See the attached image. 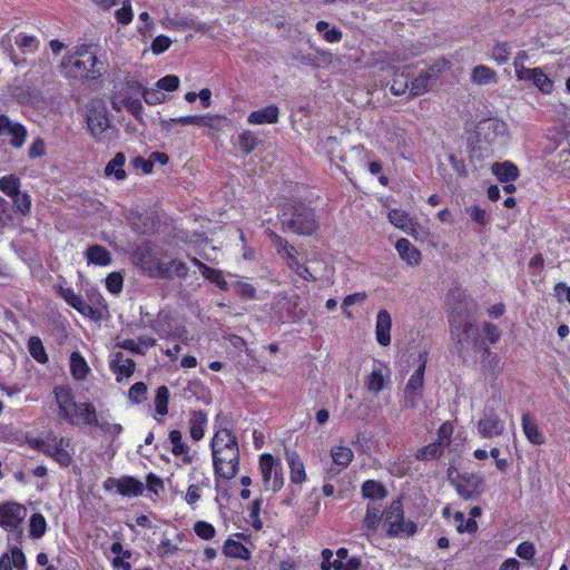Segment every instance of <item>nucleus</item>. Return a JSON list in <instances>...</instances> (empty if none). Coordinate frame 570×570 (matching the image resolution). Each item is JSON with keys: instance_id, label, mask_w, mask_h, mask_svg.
<instances>
[{"instance_id": "c756f323", "label": "nucleus", "mask_w": 570, "mask_h": 570, "mask_svg": "<svg viewBox=\"0 0 570 570\" xmlns=\"http://www.w3.org/2000/svg\"><path fill=\"white\" fill-rule=\"evenodd\" d=\"M126 156L124 153H117L112 159H110L105 167V176L112 177L115 180H125L127 173L125 170Z\"/></svg>"}, {"instance_id": "0eeeda50", "label": "nucleus", "mask_w": 570, "mask_h": 570, "mask_svg": "<svg viewBox=\"0 0 570 570\" xmlns=\"http://www.w3.org/2000/svg\"><path fill=\"white\" fill-rule=\"evenodd\" d=\"M383 529L389 538H409L416 533V523L405 520L403 503L400 498L394 499L384 511Z\"/></svg>"}, {"instance_id": "c85d7f7f", "label": "nucleus", "mask_w": 570, "mask_h": 570, "mask_svg": "<svg viewBox=\"0 0 570 570\" xmlns=\"http://www.w3.org/2000/svg\"><path fill=\"white\" fill-rule=\"evenodd\" d=\"M389 379V368H383V364L379 362V367H374L365 380V387L368 392L377 394L385 386Z\"/></svg>"}, {"instance_id": "4c0bfd02", "label": "nucleus", "mask_w": 570, "mask_h": 570, "mask_svg": "<svg viewBox=\"0 0 570 570\" xmlns=\"http://www.w3.org/2000/svg\"><path fill=\"white\" fill-rule=\"evenodd\" d=\"M471 81L476 85H490L498 81L497 71L489 66L479 65L471 71Z\"/></svg>"}, {"instance_id": "ddd939ff", "label": "nucleus", "mask_w": 570, "mask_h": 570, "mask_svg": "<svg viewBox=\"0 0 570 570\" xmlns=\"http://www.w3.org/2000/svg\"><path fill=\"white\" fill-rule=\"evenodd\" d=\"M104 489L107 491L115 489L121 497L138 498L142 495L145 484L135 476L124 475L121 478H108L104 482Z\"/></svg>"}, {"instance_id": "ea45409f", "label": "nucleus", "mask_w": 570, "mask_h": 570, "mask_svg": "<svg viewBox=\"0 0 570 570\" xmlns=\"http://www.w3.org/2000/svg\"><path fill=\"white\" fill-rule=\"evenodd\" d=\"M362 495L365 499H370L373 501L383 500L387 495V490L385 487L375 480H366L362 484Z\"/></svg>"}, {"instance_id": "dca6fc26", "label": "nucleus", "mask_w": 570, "mask_h": 570, "mask_svg": "<svg viewBox=\"0 0 570 570\" xmlns=\"http://www.w3.org/2000/svg\"><path fill=\"white\" fill-rule=\"evenodd\" d=\"M507 132V124L495 118L484 119L478 125V135L491 145L503 138Z\"/></svg>"}, {"instance_id": "79ce46f5", "label": "nucleus", "mask_w": 570, "mask_h": 570, "mask_svg": "<svg viewBox=\"0 0 570 570\" xmlns=\"http://www.w3.org/2000/svg\"><path fill=\"white\" fill-rule=\"evenodd\" d=\"M449 323L451 326V333L453 337L456 338V343L463 345L470 337V334L473 330V324L470 322H464L456 324V320L453 315L449 317Z\"/></svg>"}, {"instance_id": "393cba45", "label": "nucleus", "mask_w": 570, "mask_h": 570, "mask_svg": "<svg viewBox=\"0 0 570 570\" xmlns=\"http://www.w3.org/2000/svg\"><path fill=\"white\" fill-rule=\"evenodd\" d=\"M491 171L500 183H513L520 176L518 166L510 160L492 164Z\"/></svg>"}, {"instance_id": "bb28decb", "label": "nucleus", "mask_w": 570, "mask_h": 570, "mask_svg": "<svg viewBox=\"0 0 570 570\" xmlns=\"http://www.w3.org/2000/svg\"><path fill=\"white\" fill-rule=\"evenodd\" d=\"M395 249L400 257L409 265H420L422 261L421 252L407 238H400L395 244Z\"/></svg>"}, {"instance_id": "412c9836", "label": "nucleus", "mask_w": 570, "mask_h": 570, "mask_svg": "<svg viewBox=\"0 0 570 570\" xmlns=\"http://www.w3.org/2000/svg\"><path fill=\"white\" fill-rule=\"evenodd\" d=\"M278 119L279 108L274 104L254 110L247 116V122L250 125H273L278 122Z\"/></svg>"}, {"instance_id": "1a4fd4ad", "label": "nucleus", "mask_w": 570, "mask_h": 570, "mask_svg": "<svg viewBox=\"0 0 570 570\" xmlns=\"http://www.w3.org/2000/svg\"><path fill=\"white\" fill-rule=\"evenodd\" d=\"M28 509L17 501L0 502V528L12 533L14 540L20 541L23 534V523Z\"/></svg>"}, {"instance_id": "f704fd0d", "label": "nucleus", "mask_w": 570, "mask_h": 570, "mask_svg": "<svg viewBox=\"0 0 570 570\" xmlns=\"http://www.w3.org/2000/svg\"><path fill=\"white\" fill-rule=\"evenodd\" d=\"M445 448L441 442H431L428 445L420 448L414 454L417 461H434L439 460L444 455Z\"/></svg>"}, {"instance_id": "20e7f679", "label": "nucleus", "mask_w": 570, "mask_h": 570, "mask_svg": "<svg viewBox=\"0 0 570 570\" xmlns=\"http://www.w3.org/2000/svg\"><path fill=\"white\" fill-rule=\"evenodd\" d=\"M61 68L68 78L97 80L102 73L104 63L98 60L89 46L81 45L73 52L63 57Z\"/></svg>"}, {"instance_id": "a211bd4d", "label": "nucleus", "mask_w": 570, "mask_h": 570, "mask_svg": "<svg viewBox=\"0 0 570 570\" xmlns=\"http://www.w3.org/2000/svg\"><path fill=\"white\" fill-rule=\"evenodd\" d=\"M109 370L116 375V382L120 383L124 377H130L135 373L136 363L132 358L125 357L121 352H117L109 362Z\"/></svg>"}, {"instance_id": "37998d69", "label": "nucleus", "mask_w": 570, "mask_h": 570, "mask_svg": "<svg viewBox=\"0 0 570 570\" xmlns=\"http://www.w3.org/2000/svg\"><path fill=\"white\" fill-rule=\"evenodd\" d=\"M333 462L342 469L347 468L354 459L352 449L347 445H335L331 449Z\"/></svg>"}, {"instance_id": "6ab92c4d", "label": "nucleus", "mask_w": 570, "mask_h": 570, "mask_svg": "<svg viewBox=\"0 0 570 570\" xmlns=\"http://www.w3.org/2000/svg\"><path fill=\"white\" fill-rule=\"evenodd\" d=\"M0 570H28L27 558L20 547L12 546L8 552L1 554Z\"/></svg>"}, {"instance_id": "052dcab7", "label": "nucleus", "mask_w": 570, "mask_h": 570, "mask_svg": "<svg viewBox=\"0 0 570 570\" xmlns=\"http://www.w3.org/2000/svg\"><path fill=\"white\" fill-rule=\"evenodd\" d=\"M169 390L167 386L161 385L156 390L155 410L159 415L168 413Z\"/></svg>"}, {"instance_id": "423d86ee", "label": "nucleus", "mask_w": 570, "mask_h": 570, "mask_svg": "<svg viewBox=\"0 0 570 570\" xmlns=\"http://www.w3.org/2000/svg\"><path fill=\"white\" fill-rule=\"evenodd\" d=\"M86 122L94 139L109 142L118 137V129L110 119L109 111L101 100L91 101L86 109Z\"/></svg>"}, {"instance_id": "6e6552de", "label": "nucleus", "mask_w": 570, "mask_h": 570, "mask_svg": "<svg viewBox=\"0 0 570 570\" xmlns=\"http://www.w3.org/2000/svg\"><path fill=\"white\" fill-rule=\"evenodd\" d=\"M258 471L262 480V490L277 493L284 487V470L282 461L271 453L258 455Z\"/></svg>"}, {"instance_id": "cd10ccee", "label": "nucleus", "mask_w": 570, "mask_h": 570, "mask_svg": "<svg viewBox=\"0 0 570 570\" xmlns=\"http://www.w3.org/2000/svg\"><path fill=\"white\" fill-rule=\"evenodd\" d=\"M389 222L395 227L405 233H411L415 230V222L411 217V215L400 208L390 209L387 214Z\"/></svg>"}, {"instance_id": "0e129e2a", "label": "nucleus", "mask_w": 570, "mask_h": 570, "mask_svg": "<svg viewBox=\"0 0 570 570\" xmlns=\"http://www.w3.org/2000/svg\"><path fill=\"white\" fill-rule=\"evenodd\" d=\"M453 432V423L450 421L443 422L436 431L438 439L435 441L441 442L443 446L446 449L451 444Z\"/></svg>"}, {"instance_id": "9b49d317", "label": "nucleus", "mask_w": 570, "mask_h": 570, "mask_svg": "<svg viewBox=\"0 0 570 570\" xmlns=\"http://www.w3.org/2000/svg\"><path fill=\"white\" fill-rule=\"evenodd\" d=\"M429 353L426 351L420 352L417 360L419 365L413 374L410 376L404 387V400L407 406L414 407L422 397V391L424 387V374L428 364Z\"/></svg>"}, {"instance_id": "58836bf2", "label": "nucleus", "mask_w": 570, "mask_h": 570, "mask_svg": "<svg viewBox=\"0 0 570 570\" xmlns=\"http://www.w3.org/2000/svg\"><path fill=\"white\" fill-rule=\"evenodd\" d=\"M14 43L23 55H32L39 49L40 41L33 35L19 32L14 36Z\"/></svg>"}, {"instance_id": "f3484780", "label": "nucleus", "mask_w": 570, "mask_h": 570, "mask_svg": "<svg viewBox=\"0 0 570 570\" xmlns=\"http://www.w3.org/2000/svg\"><path fill=\"white\" fill-rule=\"evenodd\" d=\"M0 135L10 136V145L13 148H20L26 141L27 130L23 125L14 124L11 119L4 115H0Z\"/></svg>"}, {"instance_id": "a19ab883", "label": "nucleus", "mask_w": 570, "mask_h": 570, "mask_svg": "<svg viewBox=\"0 0 570 570\" xmlns=\"http://www.w3.org/2000/svg\"><path fill=\"white\" fill-rule=\"evenodd\" d=\"M259 139L255 132L245 129L237 136V146L244 155L252 154L258 146Z\"/></svg>"}, {"instance_id": "39448f33", "label": "nucleus", "mask_w": 570, "mask_h": 570, "mask_svg": "<svg viewBox=\"0 0 570 570\" xmlns=\"http://www.w3.org/2000/svg\"><path fill=\"white\" fill-rule=\"evenodd\" d=\"M27 444L50 458L62 469L69 468L73 462L72 439L69 436H58L50 431L45 438H27Z\"/></svg>"}, {"instance_id": "4d7b16f0", "label": "nucleus", "mask_w": 570, "mask_h": 570, "mask_svg": "<svg viewBox=\"0 0 570 570\" xmlns=\"http://www.w3.org/2000/svg\"><path fill=\"white\" fill-rule=\"evenodd\" d=\"M165 269L169 273V276L161 277L163 279H171L174 277L186 278L188 276L187 265L179 259H171L165 263Z\"/></svg>"}, {"instance_id": "f03ea898", "label": "nucleus", "mask_w": 570, "mask_h": 570, "mask_svg": "<svg viewBox=\"0 0 570 570\" xmlns=\"http://www.w3.org/2000/svg\"><path fill=\"white\" fill-rule=\"evenodd\" d=\"M284 233L312 236L320 228L315 209L303 202L293 200L277 207L276 215Z\"/></svg>"}, {"instance_id": "774afa93", "label": "nucleus", "mask_w": 570, "mask_h": 570, "mask_svg": "<svg viewBox=\"0 0 570 570\" xmlns=\"http://www.w3.org/2000/svg\"><path fill=\"white\" fill-rule=\"evenodd\" d=\"M145 100V102L149 106L160 105L166 100V95L156 88H146L141 96Z\"/></svg>"}, {"instance_id": "7c9ffc66", "label": "nucleus", "mask_w": 570, "mask_h": 570, "mask_svg": "<svg viewBox=\"0 0 570 570\" xmlns=\"http://www.w3.org/2000/svg\"><path fill=\"white\" fill-rule=\"evenodd\" d=\"M207 424V414L203 410L193 411L189 420V435L191 440L198 442L204 438Z\"/></svg>"}, {"instance_id": "69168bd1", "label": "nucleus", "mask_w": 570, "mask_h": 570, "mask_svg": "<svg viewBox=\"0 0 570 570\" xmlns=\"http://www.w3.org/2000/svg\"><path fill=\"white\" fill-rule=\"evenodd\" d=\"M129 400L135 404H140L147 397V385L144 382L132 384L128 391Z\"/></svg>"}, {"instance_id": "c03bdc74", "label": "nucleus", "mask_w": 570, "mask_h": 570, "mask_svg": "<svg viewBox=\"0 0 570 570\" xmlns=\"http://www.w3.org/2000/svg\"><path fill=\"white\" fill-rule=\"evenodd\" d=\"M73 308L82 316L88 317L91 321L99 322L104 317V309H106V305L102 307L90 305L81 297L77 304H75Z\"/></svg>"}, {"instance_id": "49530a36", "label": "nucleus", "mask_w": 570, "mask_h": 570, "mask_svg": "<svg viewBox=\"0 0 570 570\" xmlns=\"http://www.w3.org/2000/svg\"><path fill=\"white\" fill-rule=\"evenodd\" d=\"M27 348L35 361L40 364L48 363L49 357L40 337L31 336L27 342Z\"/></svg>"}, {"instance_id": "9d476101", "label": "nucleus", "mask_w": 570, "mask_h": 570, "mask_svg": "<svg viewBox=\"0 0 570 570\" xmlns=\"http://www.w3.org/2000/svg\"><path fill=\"white\" fill-rule=\"evenodd\" d=\"M228 124L229 120L224 115L199 114L164 119L160 121V127L165 131H171L175 125H195L198 127L209 128L219 132L223 131Z\"/></svg>"}, {"instance_id": "de8ad7c7", "label": "nucleus", "mask_w": 570, "mask_h": 570, "mask_svg": "<svg viewBox=\"0 0 570 570\" xmlns=\"http://www.w3.org/2000/svg\"><path fill=\"white\" fill-rule=\"evenodd\" d=\"M390 90L393 95L400 96L410 91V73L402 71H394Z\"/></svg>"}, {"instance_id": "a878e982", "label": "nucleus", "mask_w": 570, "mask_h": 570, "mask_svg": "<svg viewBox=\"0 0 570 570\" xmlns=\"http://www.w3.org/2000/svg\"><path fill=\"white\" fill-rule=\"evenodd\" d=\"M210 488V478L206 474H203L202 479L196 483H191L187 487V490L184 494V501L191 508L195 509L197 503L203 498V490Z\"/></svg>"}, {"instance_id": "680f3d73", "label": "nucleus", "mask_w": 570, "mask_h": 570, "mask_svg": "<svg viewBox=\"0 0 570 570\" xmlns=\"http://www.w3.org/2000/svg\"><path fill=\"white\" fill-rule=\"evenodd\" d=\"M106 288L111 294H119L122 291L124 277L119 272H111L105 279Z\"/></svg>"}, {"instance_id": "e2e57ef3", "label": "nucleus", "mask_w": 570, "mask_h": 570, "mask_svg": "<svg viewBox=\"0 0 570 570\" xmlns=\"http://www.w3.org/2000/svg\"><path fill=\"white\" fill-rule=\"evenodd\" d=\"M115 18L120 24H129L132 21L134 12L130 0H124L121 8L117 9L115 12Z\"/></svg>"}, {"instance_id": "4468645a", "label": "nucleus", "mask_w": 570, "mask_h": 570, "mask_svg": "<svg viewBox=\"0 0 570 570\" xmlns=\"http://www.w3.org/2000/svg\"><path fill=\"white\" fill-rule=\"evenodd\" d=\"M478 433L482 439H493L503 434L505 430L504 421L497 411L487 406L478 421Z\"/></svg>"}, {"instance_id": "5701e85b", "label": "nucleus", "mask_w": 570, "mask_h": 570, "mask_svg": "<svg viewBox=\"0 0 570 570\" xmlns=\"http://www.w3.org/2000/svg\"><path fill=\"white\" fill-rule=\"evenodd\" d=\"M521 426L527 440L533 445H542L546 443V436L539 429L535 420L529 412H525L521 416Z\"/></svg>"}, {"instance_id": "f257e3e1", "label": "nucleus", "mask_w": 570, "mask_h": 570, "mask_svg": "<svg viewBox=\"0 0 570 570\" xmlns=\"http://www.w3.org/2000/svg\"><path fill=\"white\" fill-rule=\"evenodd\" d=\"M233 426L230 414L220 412L215 416L214 435L209 445L217 492H220L224 482L233 480L239 472L240 450Z\"/></svg>"}, {"instance_id": "13d9d810", "label": "nucleus", "mask_w": 570, "mask_h": 570, "mask_svg": "<svg viewBox=\"0 0 570 570\" xmlns=\"http://www.w3.org/2000/svg\"><path fill=\"white\" fill-rule=\"evenodd\" d=\"M202 275L206 281L215 284L219 289L227 291L228 285L220 269L207 266Z\"/></svg>"}, {"instance_id": "aec40b11", "label": "nucleus", "mask_w": 570, "mask_h": 570, "mask_svg": "<svg viewBox=\"0 0 570 570\" xmlns=\"http://www.w3.org/2000/svg\"><path fill=\"white\" fill-rule=\"evenodd\" d=\"M285 459L289 468V479L293 484H303L307 480L305 464L299 454L293 450L285 451Z\"/></svg>"}, {"instance_id": "5fc2aeb1", "label": "nucleus", "mask_w": 570, "mask_h": 570, "mask_svg": "<svg viewBox=\"0 0 570 570\" xmlns=\"http://www.w3.org/2000/svg\"><path fill=\"white\" fill-rule=\"evenodd\" d=\"M13 208L17 213H19L22 216H28L31 213V197L27 191H19L17 195L11 197Z\"/></svg>"}, {"instance_id": "338daca9", "label": "nucleus", "mask_w": 570, "mask_h": 570, "mask_svg": "<svg viewBox=\"0 0 570 570\" xmlns=\"http://www.w3.org/2000/svg\"><path fill=\"white\" fill-rule=\"evenodd\" d=\"M234 291L240 298L253 299L256 297L255 286L252 283L245 281H237L234 284Z\"/></svg>"}, {"instance_id": "72a5a7b5", "label": "nucleus", "mask_w": 570, "mask_h": 570, "mask_svg": "<svg viewBox=\"0 0 570 570\" xmlns=\"http://www.w3.org/2000/svg\"><path fill=\"white\" fill-rule=\"evenodd\" d=\"M223 553L227 558H234L244 561L249 560L252 557V553L246 546L230 538L225 540L223 544Z\"/></svg>"}, {"instance_id": "a18cd8bd", "label": "nucleus", "mask_w": 570, "mask_h": 570, "mask_svg": "<svg viewBox=\"0 0 570 570\" xmlns=\"http://www.w3.org/2000/svg\"><path fill=\"white\" fill-rule=\"evenodd\" d=\"M47 521L42 513H32L29 519V537L33 540L42 538L47 532Z\"/></svg>"}, {"instance_id": "7ed1b4c3", "label": "nucleus", "mask_w": 570, "mask_h": 570, "mask_svg": "<svg viewBox=\"0 0 570 570\" xmlns=\"http://www.w3.org/2000/svg\"><path fill=\"white\" fill-rule=\"evenodd\" d=\"M58 405L59 417L71 425L98 424V415L92 403H76L72 391L68 386H57L53 390Z\"/></svg>"}, {"instance_id": "c9c22d12", "label": "nucleus", "mask_w": 570, "mask_h": 570, "mask_svg": "<svg viewBox=\"0 0 570 570\" xmlns=\"http://www.w3.org/2000/svg\"><path fill=\"white\" fill-rule=\"evenodd\" d=\"M168 439L171 445V453L175 456L184 455V462L190 463L189 446L184 442L181 432L179 430H171Z\"/></svg>"}, {"instance_id": "603ef678", "label": "nucleus", "mask_w": 570, "mask_h": 570, "mask_svg": "<svg viewBox=\"0 0 570 570\" xmlns=\"http://www.w3.org/2000/svg\"><path fill=\"white\" fill-rule=\"evenodd\" d=\"M20 178L13 174L0 177V191L10 198L20 191Z\"/></svg>"}, {"instance_id": "864d4df0", "label": "nucleus", "mask_w": 570, "mask_h": 570, "mask_svg": "<svg viewBox=\"0 0 570 570\" xmlns=\"http://www.w3.org/2000/svg\"><path fill=\"white\" fill-rule=\"evenodd\" d=\"M530 81L543 94H550L553 90V81L542 71L541 68L535 67L532 72Z\"/></svg>"}, {"instance_id": "09e8293b", "label": "nucleus", "mask_w": 570, "mask_h": 570, "mask_svg": "<svg viewBox=\"0 0 570 570\" xmlns=\"http://www.w3.org/2000/svg\"><path fill=\"white\" fill-rule=\"evenodd\" d=\"M315 28L323 33V39L328 43H337L343 38V32L337 27L330 28V23L325 20L317 21Z\"/></svg>"}, {"instance_id": "e433bc0d", "label": "nucleus", "mask_w": 570, "mask_h": 570, "mask_svg": "<svg viewBox=\"0 0 570 570\" xmlns=\"http://www.w3.org/2000/svg\"><path fill=\"white\" fill-rule=\"evenodd\" d=\"M70 373L75 380L81 381L89 374V366L80 352L75 351L69 357Z\"/></svg>"}, {"instance_id": "2f4dec72", "label": "nucleus", "mask_w": 570, "mask_h": 570, "mask_svg": "<svg viewBox=\"0 0 570 570\" xmlns=\"http://www.w3.org/2000/svg\"><path fill=\"white\" fill-rule=\"evenodd\" d=\"M85 256L88 264H94L97 266H108L111 263L110 252L98 244L88 246Z\"/></svg>"}, {"instance_id": "f8f14e48", "label": "nucleus", "mask_w": 570, "mask_h": 570, "mask_svg": "<svg viewBox=\"0 0 570 570\" xmlns=\"http://www.w3.org/2000/svg\"><path fill=\"white\" fill-rule=\"evenodd\" d=\"M450 480L458 495L464 500H476L484 492V479L475 473H458Z\"/></svg>"}, {"instance_id": "8fccbe9b", "label": "nucleus", "mask_w": 570, "mask_h": 570, "mask_svg": "<svg viewBox=\"0 0 570 570\" xmlns=\"http://www.w3.org/2000/svg\"><path fill=\"white\" fill-rule=\"evenodd\" d=\"M264 234L267 238L273 243L276 252L279 256L286 255L289 250H294V246L288 243V240L271 228H266Z\"/></svg>"}, {"instance_id": "2eb2a0df", "label": "nucleus", "mask_w": 570, "mask_h": 570, "mask_svg": "<svg viewBox=\"0 0 570 570\" xmlns=\"http://www.w3.org/2000/svg\"><path fill=\"white\" fill-rule=\"evenodd\" d=\"M137 264L148 276L154 278L167 277L169 273L165 269V263L153 254L149 247H139L135 255Z\"/></svg>"}, {"instance_id": "473e14b6", "label": "nucleus", "mask_w": 570, "mask_h": 570, "mask_svg": "<svg viewBox=\"0 0 570 570\" xmlns=\"http://www.w3.org/2000/svg\"><path fill=\"white\" fill-rule=\"evenodd\" d=\"M384 519V512L376 504H367L366 512L362 521V527L370 533H375L380 523Z\"/></svg>"}, {"instance_id": "6e6d98bb", "label": "nucleus", "mask_w": 570, "mask_h": 570, "mask_svg": "<svg viewBox=\"0 0 570 570\" xmlns=\"http://www.w3.org/2000/svg\"><path fill=\"white\" fill-rule=\"evenodd\" d=\"M511 47L507 41L497 42L491 52L492 59L497 62V65L502 66L507 63L510 59Z\"/></svg>"}, {"instance_id": "3c124183", "label": "nucleus", "mask_w": 570, "mask_h": 570, "mask_svg": "<svg viewBox=\"0 0 570 570\" xmlns=\"http://www.w3.org/2000/svg\"><path fill=\"white\" fill-rule=\"evenodd\" d=\"M431 86V76L428 72H421L416 78L410 80V96L416 97L423 95Z\"/></svg>"}, {"instance_id": "4be33fe9", "label": "nucleus", "mask_w": 570, "mask_h": 570, "mask_svg": "<svg viewBox=\"0 0 570 570\" xmlns=\"http://www.w3.org/2000/svg\"><path fill=\"white\" fill-rule=\"evenodd\" d=\"M392 318L386 309L379 311L376 315L375 336L381 346L391 344Z\"/></svg>"}, {"instance_id": "bf43d9fd", "label": "nucleus", "mask_w": 570, "mask_h": 570, "mask_svg": "<svg viewBox=\"0 0 570 570\" xmlns=\"http://www.w3.org/2000/svg\"><path fill=\"white\" fill-rule=\"evenodd\" d=\"M193 530L199 539L205 541L213 540L217 533L215 527L204 520L196 521L194 523Z\"/></svg>"}, {"instance_id": "b1692460", "label": "nucleus", "mask_w": 570, "mask_h": 570, "mask_svg": "<svg viewBox=\"0 0 570 570\" xmlns=\"http://www.w3.org/2000/svg\"><path fill=\"white\" fill-rule=\"evenodd\" d=\"M286 261L287 267L295 273L299 278L306 282H315L317 277L311 272L309 267L305 263H301L298 261L297 249L289 250L286 255L283 256Z\"/></svg>"}]
</instances>
